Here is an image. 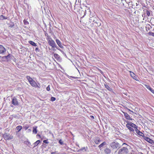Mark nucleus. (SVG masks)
I'll list each match as a JSON object with an SVG mask.
<instances>
[{"label":"nucleus","mask_w":154,"mask_h":154,"mask_svg":"<svg viewBox=\"0 0 154 154\" xmlns=\"http://www.w3.org/2000/svg\"><path fill=\"white\" fill-rule=\"evenodd\" d=\"M129 146L126 143L122 144V146L119 149L118 154H129V149H128Z\"/></svg>","instance_id":"obj_1"},{"label":"nucleus","mask_w":154,"mask_h":154,"mask_svg":"<svg viewBox=\"0 0 154 154\" xmlns=\"http://www.w3.org/2000/svg\"><path fill=\"white\" fill-rule=\"evenodd\" d=\"M110 146L113 149H119L120 147V145L117 142H114L111 143L110 144Z\"/></svg>","instance_id":"obj_2"},{"label":"nucleus","mask_w":154,"mask_h":154,"mask_svg":"<svg viewBox=\"0 0 154 154\" xmlns=\"http://www.w3.org/2000/svg\"><path fill=\"white\" fill-rule=\"evenodd\" d=\"M48 43L49 45L53 48H57V45L54 41L50 37H48L47 39Z\"/></svg>","instance_id":"obj_3"},{"label":"nucleus","mask_w":154,"mask_h":154,"mask_svg":"<svg viewBox=\"0 0 154 154\" xmlns=\"http://www.w3.org/2000/svg\"><path fill=\"white\" fill-rule=\"evenodd\" d=\"M11 56V55L9 54L8 55L5 56L1 57L2 60L5 61H8L10 59V58Z\"/></svg>","instance_id":"obj_4"},{"label":"nucleus","mask_w":154,"mask_h":154,"mask_svg":"<svg viewBox=\"0 0 154 154\" xmlns=\"http://www.w3.org/2000/svg\"><path fill=\"white\" fill-rule=\"evenodd\" d=\"M30 83L31 85L33 86L36 88H39V87L37 84L35 82L32 80L31 82H30Z\"/></svg>","instance_id":"obj_5"},{"label":"nucleus","mask_w":154,"mask_h":154,"mask_svg":"<svg viewBox=\"0 0 154 154\" xmlns=\"http://www.w3.org/2000/svg\"><path fill=\"white\" fill-rule=\"evenodd\" d=\"M144 139L147 141L148 142H149V143L152 144L153 143V141L152 140L150 139V138L148 137H145L144 136L143 137Z\"/></svg>","instance_id":"obj_6"},{"label":"nucleus","mask_w":154,"mask_h":154,"mask_svg":"<svg viewBox=\"0 0 154 154\" xmlns=\"http://www.w3.org/2000/svg\"><path fill=\"white\" fill-rule=\"evenodd\" d=\"M5 51V48L3 46L0 45V54H2Z\"/></svg>","instance_id":"obj_7"},{"label":"nucleus","mask_w":154,"mask_h":154,"mask_svg":"<svg viewBox=\"0 0 154 154\" xmlns=\"http://www.w3.org/2000/svg\"><path fill=\"white\" fill-rule=\"evenodd\" d=\"M12 103V104L15 106L17 105L18 104V102L16 98L14 97L13 99Z\"/></svg>","instance_id":"obj_8"},{"label":"nucleus","mask_w":154,"mask_h":154,"mask_svg":"<svg viewBox=\"0 0 154 154\" xmlns=\"http://www.w3.org/2000/svg\"><path fill=\"white\" fill-rule=\"evenodd\" d=\"M56 41L57 44L60 48H63V46L62 45L61 42L59 39H56Z\"/></svg>","instance_id":"obj_9"},{"label":"nucleus","mask_w":154,"mask_h":154,"mask_svg":"<svg viewBox=\"0 0 154 154\" xmlns=\"http://www.w3.org/2000/svg\"><path fill=\"white\" fill-rule=\"evenodd\" d=\"M135 130L136 132L139 135L141 136H143V135H144V134L140 131L137 128V127L135 129Z\"/></svg>","instance_id":"obj_10"},{"label":"nucleus","mask_w":154,"mask_h":154,"mask_svg":"<svg viewBox=\"0 0 154 154\" xmlns=\"http://www.w3.org/2000/svg\"><path fill=\"white\" fill-rule=\"evenodd\" d=\"M96 20H97V18L94 17H90V18H89V22L91 23L92 22L94 23Z\"/></svg>","instance_id":"obj_11"},{"label":"nucleus","mask_w":154,"mask_h":154,"mask_svg":"<svg viewBox=\"0 0 154 154\" xmlns=\"http://www.w3.org/2000/svg\"><path fill=\"white\" fill-rule=\"evenodd\" d=\"M104 152L106 154H109L111 152L110 149L108 148H106L104 149Z\"/></svg>","instance_id":"obj_12"},{"label":"nucleus","mask_w":154,"mask_h":154,"mask_svg":"<svg viewBox=\"0 0 154 154\" xmlns=\"http://www.w3.org/2000/svg\"><path fill=\"white\" fill-rule=\"evenodd\" d=\"M124 114L125 117L127 119L131 120H132V119L129 116L127 113L124 112Z\"/></svg>","instance_id":"obj_13"},{"label":"nucleus","mask_w":154,"mask_h":154,"mask_svg":"<svg viewBox=\"0 0 154 154\" xmlns=\"http://www.w3.org/2000/svg\"><path fill=\"white\" fill-rule=\"evenodd\" d=\"M98 21L99 20H96L94 23H93V24H94L96 26H100L101 25V23L98 22Z\"/></svg>","instance_id":"obj_14"},{"label":"nucleus","mask_w":154,"mask_h":154,"mask_svg":"<svg viewBox=\"0 0 154 154\" xmlns=\"http://www.w3.org/2000/svg\"><path fill=\"white\" fill-rule=\"evenodd\" d=\"M130 126H131L133 128H134L135 129L137 127L136 125L132 122L128 123L127 124Z\"/></svg>","instance_id":"obj_15"},{"label":"nucleus","mask_w":154,"mask_h":154,"mask_svg":"<svg viewBox=\"0 0 154 154\" xmlns=\"http://www.w3.org/2000/svg\"><path fill=\"white\" fill-rule=\"evenodd\" d=\"M4 137L6 140H9L11 139V138L9 136V135L7 134H5L4 135Z\"/></svg>","instance_id":"obj_16"},{"label":"nucleus","mask_w":154,"mask_h":154,"mask_svg":"<svg viewBox=\"0 0 154 154\" xmlns=\"http://www.w3.org/2000/svg\"><path fill=\"white\" fill-rule=\"evenodd\" d=\"M37 127L35 126V127H33V129L32 130V132L33 133L35 134H36L37 132Z\"/></svg>","instance_id":"obj_17"},{"label":"nucleus","mask_w":154,"mask_h":154,"mask_svg":"<svg viewBox=\"0 0 154 154\" xmlns=\"http://www.w3.org/2000/svg\"><path fill=\"white\" fill-rule=\"evenodd\" d=\"M126 126L129 130L130 131L133 132L134 131V129L128 125L127 124L126 125Z\"/></svg>","instance_id":"obj_18"},{"label":"nucleus","mask_w":154,"mask_h":154,"mask_svg":"<svg viewBox=\"0 0 154 154\" xmlns=\"http://www.w3.org/2000/svg\"><path fill=\"white\" fill-rule=\"evenodd\" d=\"M29 43L31 45H32L34 46H37V45H36V44L34 42H33L32 41H30L29 42Z\"/></svg>","instance_id":"obj_19"},{"label":"nucleus","mask_w":154,"mask_h":154,"mask_svg":"<svg viewBox=\"0 0 154 154\" xmlns=\"http://www.w3.org/2000/svg\"><path fill=\"white\" fill-rule=\"evenodd\" d=\"M105 87L108 90L111 91H112V89L107 84H105Z\"/></svg>","instance_id":"obj_20"},{"label":"nucleus","mask_w":154,"mask_h":154,"mask_svg":"<svg viewBox=\"0 0 154 154\" xmlns=\"http://www.w3.org/2000/svg\"><path fill=\"white\" fill-rule=\"evenodd\" d=\"M40 142V140H38L36 141L35 143H34L33 144L34 145L33 147H34L38 145Z\"/></svg>","instance_id":"obj_21"},{"label":"nucleus","mask_w":154,"mask_h":154,"mask_svg":"<svg viewBox=\"0 0 154 154\" xmlns=\"http://www.w3.org/2000/svg\"><path fill=\"white\" fill-rule=\"evenodd\" d=\"M7 19V17H5L2 15L0 16V19L2 20H3L5 19Z\"/></svg>","instance_id":"obj_22"},{"label":"nucleus","mask_w":154,"mask_h":154,"mask_svg":"<svg viewBox=\"0 0 154 154\" xmlns=\"http://www.w3.org/2000/svg\"><path fill=\"white\" fill-rule=\"evenodd\" d=\"M22 128V127L21 126H18L16 127V129L18 130V132L20 131Z\"/></svg>","instance_id":"obj_23"},{"label":"nucleus","mask_w":154,"mask_h":154,"mask_svg":"<svg viewBox=\"0 0 154 154\" xmlns=\"http://www.w3.org/2000/svg\"><path fill=\"white\" fill-rule=\"evenodd\" d=\"M100 141V140L99 139H96L94 141L95 143L97 144H98Z\"/></svg>","instance_id":"obj_24"},{"label":"nucleus","mask_w":154,"mask_h":154,"mask_svg":"<svg viewBox=\"0 0 154 154\" xmlns=\"http://www.w3.org/2000/svg\"><path fill=\"white\" fill-rule=\"evenodd\" d=\"M54 56L56 59H58L59 58V55L57 54H54Z\"/></svg>","instance_id":"obj_25"},{"label":"nucleus","mask_w":154,"mask_h":154,"mask_svg":"<svg viewBox=\"0 0 154 154\" xmlns=\"http://www.w3.org/2000/svg\"><path fill=\"white\" fill-rule=\"evenodd\" d=\"M106 143L105 142H103L99 146V147L100 148L103 147L104 145L106 144Z\"/></svg>","instance_id":"obj_26"},{"label":"nucleus","mask_w":154,"mask_h":154,"mask_svg":"<svg viewBox=\"0 0 154 154\" xmlns=\"http://www.w3.org/2000/svg\"><path fill=\"white\" fill-rule=\"evenodd\" d=\"M26 78L29 82H31L33 80L31 78H30L29 76H27Z\"/></svg>","instance_id":"obj_27"},{"label":"nucleus","mask_w":154,"mask_h":154,"mask_svg":"<svg viewBox=\"0 0 154 154\" xmlns=\"http://www.w3.org/2000/svg\"><path fill=\"white\" fill-rule=\"evenodd\" d=\"M14 26V24L13 23H11L9 24V27L12 28Z\"/></svg>","instance_id":"obj_28"},{"label":"nucleus","mask_w":154,"mask_h":154,"mask_svg":"<svg viewBox=\"0 0 154 154\" xmlns=\"http://www.w3.org/2000/svg\"><path fill=\"white\" fill-rule=\"evenodd\" d=\"M23 23H24V24L25 25H28L29 24L27 20H23Z\"/></svg>","instance_id":"obj_29"},{"label":"nucleus","mask_w":154,"mask_h":154,"mask_svg":"<svg viewBox=\"0 0 154 154\" xmlns=\"http://www.w3.org/2000/svg\"><path fill=\"white\" fill-rule=\"evenodd\" d=\"M51 101H54L56 100V98L55 97H51Z\"/></svg>","instance_id":"obj_30"},{"label":"nucleus","mask_w":154,"mask_h":154,"mask_svg":"<svg viewBox=\"0 0 154 154\" xmlns=\"http://www.w3.org/2000/svg\"><path fill=\"white\" fill-rule=\"evenodd\" d=\"M149 89L153 94H154V90H153L151 88H149Z\"/></svg>","instance_id":"obj_31"},{"label":"nucleus","mask_w":154,"mask_h":154,"mask_svg":"<svg viewBox=\"0 0 154 154\" xmlns=\"http://www.w3.org/2000/svg\"><path fill=\"white\" fill-rule=\"evenodd\" d=\"M59 143L60 144L63 145V142L60 139L59 140Z\"/></svg>","instance_id":"obj_32"},{"label":"nucleus","mask_w":154,"mask_h":154,"mask_svg":"<svg viewBox=\"0 0 154 154\" xmlns=\"http://www.w3.org/2000/svg\"><path fill=\"white\" fill-rule=\"evenodd\" d=\"M146 14L148 16H149L150 15V12L149 11L147 10L146 11Z\"/></svg>","instance_id":"obj_33"},{"label":"nucleus","mask_w":154,"mask_h":154,"mask_svg":"<svg viewBox=\"0 0 154 154\" xmlns=\"http://www.w3.org/2000/svg\"><path fill=\"white\" fill-rule=\"evenodd\" d=\"M51 154H59L58 153V152L55 151L54 152H51Z\"/></svg>","instance_id":"obj_34"},{"label":"nucleus","mask_w":154,"mask_h":154,"mask_svg":"<svg viewBox=\"0 0 154 154\" xmlns=\"http://www.w3.org/2000/svg\"><path fill=\"white\" fill-rule=\"evenodd\" d=\"M43 142L45 143L48 144L49 143V142L48 141V140H45L43 141Z\"/></svg>","instance_id":"obj_35"},{"label":"nucleus","mask_w":154,"mask_h":154,"mask_svg":"<svg viewBox=\"0 0 154 154\" xmlns=\"http://www.w3.org/2000/svg\"><path fill=\"white\" fill-rule=\"evenodd\" d=\"M46 90L47 91H49L50 90V85H49L46 88Z\"/></svg>","instance_id":"obj_36"},{"label":"nucleus","mask_w":154,"mask_h":154,"mask_svg":"<svg viewBox=\"0 0 154 154\" xmlns=\"http://www.w3.org/2000/svg\"><path fill=\"white\" fill-rule=\"evenodd\" d=\"M149 33L150 35H151L153 36H154V33L153 32H149Z\"/></svg>","instance_id":"obj_37"},{"label":"nucleus","mask_w":154,"mask_h":154,"mask_svg":"<svg viewBox=\"0 0 154 154\" xmlns=\"http://www.w3.org/2000/svg\"><path fill=\"white\" fill-rule=\"evenodd\" d=\"M150 21V22H154V18H152L151 19Z\"/></svg>","instance_id":"obj_38"},{"label":"nucleus","mask_w":154,"mask_h":154,"mask_svg":"<svg viewBox=\"0 0 154 154\" xmlns=\"http://www.w3.org/2000/svg\"><path fill=\"white\" fill-rule=\"evenodd\" d=\"M80 150H85V151H86V149H85V147L82 148Z\"/></svg>","instance_id":"obj_39"},{"label":"nucleus","mask_w":154,"mask_h":154,"mask_svg":"<svg viewBox=\"0 0 154 154\" xmlns=\"http://www.w3.org/2000/svg\"><path fill=\"white\" fill-rule=\"evenodd\" d=\"M146 88H147L148 89H149V88H150L149 86L148 85H146Z\"/></svg>","instance_id":"obj_40"},{"label":"nucleus","mask_w":154,"mask_h":154,"mask_svg":"<svg viewBox=\"0 0 154 154\" xmlns=\"http://www.w3.org/2000/svg\"><path fill=\"white\" fill-rule=\"evenodd\" d=\"M90 117L92 119H94V116H90Z\"/></svg>","instance_id":"obj_41"},{"label":"nucleus","mask_w":154,"mask_h":154,"mask_svg":"<svg viewBox=\"0 0 154 154\" xmlns=\"http://www.w3.org/2000/svg\"><path fill=\"white\" fill-rule=\"evenodd\" d=\"M29 127H25V129L26 130H27V129H28V128Z\"/></svg>","instance_id":"obj_42"},{"label":"nucleus","mask_w":154,"mask_h":154,"mask_svg":"<svg viewBox=\"0 0 154 154\" xmlns=\"http://www.w3.org/2000/svg\"><path fill=\"white\" fill-rule=\"evenodd\" d=\"M133 75H134V73H133V72H132L131 73V76H132Z\"/></svg>","instance_id":"obj_43"},{"label":"nucleus","mask_w":154,"mask_h":154,"mask_svg":"<svg viewBox=\"0 0 154 154\" xmlns=\"http://www.w3.org/2000/svg\"><path fill=\"white\" fill-rule=\"evenodd\" d=\"M38 50L39 49L38 48H36L35 49L36 51H37V50L38 51Z\"/></svg>","instance_id":"obj_44"},{"label":"nucleus","mask_w":154,"mask_h":154,"mask_svg":"<svg viewBox=\"0 0 154 154\" xmlns=\"http://www.w3.org/2000/svg\"><path fill=\"white\" fill-rule=\"evenodd\" d=\"M28 131H29V132H31V129H28Z\"/></svg>","instance_id":"obj_45"},{"label":"nucleus","mask_w":154,"mask_h":154,"mask_svg":"<svg viewBox=\"0 0 154 154\" xmlns=\"http://www.w3.org/2000/svg\"><path fill=\"white\" fill-rule=\"evenodd\" d=\"M37 136H38L40 138L41 137V136L39 134H37Z\"/></svg>","instance_id":"obj_46"},{"label":"nucleus","mask_w":154,"mask_h":154,"mask_svg":"<svg viewBox=\"0 0 154 154\" xmlns=\"http://www.w3.org/2000/svg\"><path fill=\"white\" fill-rule=\"evenodd\" d=\"M100 71L101 72V71ZM101 73H102V72H101Z\"/></svg>","instance_id":"obj_47"},{"label":"nucleus","mask_w":154,"mask_h":154,"mask_svg":"<svg viewBox=\"0 0 154 154\" xmlns=\"http://www.w3.org/2000/svg\"><path fill=\"white\" fill-rule=\"evenodd\" d=\"M1 56H0V58H1Z\"/></svg>","instance_id":"obj_48"}]
</instances>
